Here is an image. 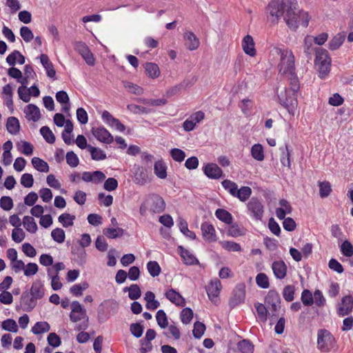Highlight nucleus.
<instances>
[{"mask_svg": "<svg viewBox=\"0 0 353 353\" xmlns=\"http://www.w3.org/2000/svg\"><path fill=\"white\" fill-rule=\"evenodd\" d=\"M50 326L48 323L46 321H40L35 323L32 327V332L34 334H41L47 332L50 330Z\"/></svg>", "mask_w": 353, "mask_h": 353, "instance_id": "44", "label": "nucleus"}, {"mask_svg": "<svg viewBox=\"0 0 353 353\" xmlns=\"http://www.w3.org/2000/svg\"><path fill=\"white\" fill-rule=\"evenodd\" d=\"M6 61L10 66H14L17 63L23 65L25 63V57L19 51L14 50L11 54H8L6 58Z\"/></svg>", "mask_w": 353, "mask_h": 353, "instance_id": "28", "label": "nucleus"}, {"mask_svg": "<svg viewBox=\"0 0 353 353\" xmlns=\"http://www.w3.org/2000/svg\"><path fill=\"white\" fill-rule=\"evenodd\" d=\"M289 81V87H285L278 92V99L279 103L288 110L289 114L294 116L297 112V93L300 85L298 79Z\"/></svg>", "mask_w": 353, "mask_h": 353, "instance_id": "3", "label": "nucleus"}, {"mask_svg": "<svg viewBox=\"0 0 353 353\" xmlns=\"http://www.w3.org/2000/svg\"><path fill=\"white\" fill-rule=\"evenodd\" d=\"M220 245L228 252H240L241 247L239 243L231 241H221Z\"/></svg>", "mask_w": 353, "mask_h": 353, "instance_id": "43", "label": "nucleus"}, {"mask_svg": "<svg viewBox=\"0 0 353 353\" xmlns=\"http://www.w3.org/2000/svg\"><path fill=\"white\" fill-rule=\"evenodd\" d=\"M314 43V37L307 35L304 39L303 49L304 52L307 55H311L314 51L313 44Z\"/></svg>", "mask_w": 353, "mask_h": 353, "instance_id": "57", "label": "nucleus"}, {"mask_svg": "<svg viewBox=\"0 0 353 353\" xmlns=\"http://www.w3.org/2000/svg\"><path fill=\"white\" fill-rule=\"evenodd\" d=\"M144 299L146 301V308L148 310H154L160 305L159 302L155 299V295L152 292L148 291L145 294Z\"/></svg>", "mask_w": 353, "mask_h": 353, "instance_id": "33", "label": "nucleus"}, {"mask_svg": "<svg viewBox=\"0 0 353 353\" xmlns=\"http://www.w3.org/2000/svg\"><path fill=\"white\" fill-rule=\"evenodd\" d=\"M272 270L274 276L278 279H283L287 274V265L283 261H276L272 264Z\"/></svg>", "mask_w": 353, "mask_h": 353, "instance_id": "21", "label": "nucleus"}, {"mask_svg": "<svg viewBox=\"0 0 353 353\" xmlns=\"http://www.w3.org/2000/svg\"><path fill=\"white\" fill-rule=\"evenodd\" d=\"M124 88L130 93L141 95L143 93V89L137 84L125 81L123 83Z\"/></svg>", "mask_w": 353, "mask_h": 353, "instance_id": "59", "label": "nucleus"}, {"mask_svg": "<svg viewBox=\"0 0 353 353\" xmlns=\"http://www.w3.org/2000/svg\"><path fill=\"white\" fill-rule=\"evenodd\" d=\"M251 194V188L248 186H243L236 190L234 196L238 198L241 201H245L249 199Z\"/></svg>", "mask_w": 353, "mask_h": 353, "instance_id": "40", "label": "nucleus"}, {"mask_svg": "<svg viewBox=\"0 0 353 353\" xmlns=\"http://www.w3.org/2000/svg\"><path fill=\"white\" fill-rule=\"evenodd\" d=\"M56 100L61 104V110L68 114L70 110V99L68 94L65 91H59L56 94Z\"/></svg>", "mask_w": 353, "mask_h": 353, "instance_id": "26", "label": "nucleus"}, {"mask_svg": "<svg viewBox=\"0 0 353 353\" xmlns=\"http://www.w3.org/2000/svg\"><path fill=\"white\" fill-rule=\"evenodd\" d=\"M265 14L272 23H278L283 16L288 27L294 30L299 26L307 27L310 21L308 13L299 10L296 0H273L266 7Z\"/></svg>", "mask_w": 353, "mask_h": 353, "instance_id": "1", "label": "nucleus"}, {"mask_svg": "<svg viewBox=\"0 0 353 353\" xmlns=\"http://www.w3.org/2000/svg\"><path fill=\"white\" fill-rule=\"evenodd\" d=\"M157 324L161 328H165L168 325V317L163 310H159L156 314Z\"/></svg>", "mask_w": 353, "mask_h": 353, "instance_id": "60", "label": "nucleus"}, {"mask_svg": "<svg viewBox=\"0 0 353 353\" xmlns=\"http://www.w3.org/2000/svg\"><path fill=\"white\" fill-rule=\"evenodd\" d=\"M204 174L212 179H218L221 177L223 174L222 170L214 163H209L203 167Z\"/></svg>", "mask_w": 353, "mask_h": 353, "instance_id": "17", "label": "nucleus"}, {"mask_svg": "<svg viewBox=\"0 0 353 353\" xmlns=\"http://www.w3.org/2000/svg\"><path fill=\"white\" fill-rule=\"evenodd\" d=\"M280 207L276 209V215L278 219H284L286 214L292 212V208L290 203L285 199H281L279 203Z\"/></svg>", "mask_w": 353, "mask_h": 353, "instance_id": "24", "label": "nucleus"}, {"mask_svg": "<svg viewBox=\"0 0 353 353\" xmlns=\"http://www.w3.org/2000/svg\"><path fill=\"white\" fill-rule=\"evenodd\" d=\"M91 132L96 139L103 143L110 144L114 141L113 136L103 126L92 128Z\"/></svg>", "mask_w": 353, "mask_h": 353, "instance_id": "10", "label": "nucleus"}, {"mask_svg": "<svg viewBox=\"0 0 353 353\" xmlns=\"http://www.w3.org/2000/svg\"><path fill=\"white\" fill-rule=\"evenodd\" d=\"M48 276L51 279V286L54 290H59L62 287L60 278L57 274H54L51 269L48 270Z\"/></svg>", "mask_w": 353, "mask_h": 353, "instance_id": "47", "label": "nucleus"}, {"mask_svg": "<svg viewBox=\"0 0 353 353\" xmlns=\"http://www.w3.org/2000/svg\"><path fill=\"white\" fill-rule=\"evenodd\" d=\"M124 291H128V296L131 300L138 299L141 294V289L139 286L137 284H132L129 288H125L124 289Z\"/></svg>", "mask_w": 353, "mask_h": 353, "instance_id": "51", "label": "nucleus"}, {"mask_svg": "<svg viewBox=\"0 0 353 353\" xmlns=\"http://www.w3.org/2000/svg\"><path fill=\"white\" fill-rule=\"evenodd\" d=\"M24 114L26 115V118L29 121L36 122L41 118L40 110L34 104H29L26 105L24 108Z\"/></svg>", "mask_w": 353, "mask_h": 353, "instance_id": "22", "label": "nucleus"}, {"mask_svg": "<svg viewBox=\"0 0 353 353\" xmlns=\"http://www.w3.org/2000/svg\"><path fill=\"white\" fill-rule=\"evenodd\" d=\"M273 56L279 57L278 64L279 74L292 81L294 79H298L295 72V58L291 50L286 48L274 47L271 51Z\"/></svg>", "mask_w": 353, "mask_h": 353, "instance_id": "2", "label": "nucleus"}, {"mask_svg": "<svg viewBox=\"0 0 353 353\" xmlns=\"http://www.w3.org/2000/svg\"><path fill=\"white\" fill-rule=\"evenodd\" d=\"M88 150L90 152L91 158L94 161H103L107 158L106 153L99 148L88 145Z\"/></svg>", "mask_w": 353, "mask_h": 353, "instance_id": "34", "label": "nucleus"}, {"mask_svg": "<svg viewBox=\"0 0 353 353\" xmlns=\"http://www.w3.org/2000/svg\"><path fill=\"white\" fill-rule=\"evenodd\" d=\"M103 233L109 239H117L123 236L124 230L119 227L108 228Z\"/></svg>", "mask_w": 353, "mask_h": 353, "instance_id": "42", "label": "nucleus"}, {"mask_svg": "<svg viewBox=\"0 0 353 353\" xmlns=\"http://www.w3.org/2000/svg\"><path fill=\"white\" fill-rule=\"evenodd\" d=\"M165 297L176 306L183 307L185 305V299L174 289H170L165 293Z\"/></svg>", "mask_w": 353, "mask_h": 353, "instance_id": "20", "label": "nucleus"}, {"mask_svg": "<svg viewBox=\"0 0 353 353\" xmlns=\"http://www.w3.org/2000/svg\"><path fill=\"white\" fill-rule=\"evenodd\" d=\"M154 172L155 175L161 179H164L167 177V165L162 160H159L154 163Z\"/></svg>", "mask_w": 353, "mask_h": 353, "instance_id": "31", "label": "nucleus"}, {"mask_svg": "<svg viewBox=\"0 0 353 353\" xmlns=\"http://www.w3.org/2000/svg\"><path fill=\"white\" fill-rule=\"evenodd\" d=\"M179 228L183 234H184L187 238L194 240L196 238V234L190 230L188 227L187 221L183 219L182 217H179L177 220Z\"/></svg>", "mask_w": 353, "mask_h": 353, "instance_id": "29", "label": "nucleus"}, {"mask_svg": "<svg viewBox=\"0 0 353 353\" xmlns=\"http://www.w3.org/2000/svg\"><path fill=\"white\" fill-rule=\"evenodd\" d=\"M241 46L243 52L246 54L250 57H254L256 55L255 43L251 35L247 34L243 37Z\"/></svg>", "mask_w": 353, "mask_h": 353, "instance_id": "19", "label": "nucleus"}, {"mask_svg": "<svg viewBox=\"0 0 353 353\" xmlns=\"http://www.w3.org/2000/svg\"><path fill=\"white\" fill-rule=\"evenodd\" d=\"M248 213L255 221H261L264 213L263 203L256 198H252L247 203Z\"/></svg>", "mask_w": 353, "mask_h": 353, "instance_id": "8", "label": "nucleus"}, {"mask_svg": "<svg viewBox=\"0 0 353 353\" xmlns=\"http://www.w3.org/2000/svg\"><path fill=\"white\" fill-rule=\"evenodd\" d=\"M40 133L46 140V142L49 143H54L55 141V136L53 134L52 131L48 126H43L40 129Z\"/></svg>", "mask_w": 353, "mask_h": 353, "instance_id": "52", "label": "nucleus"}, {"mask_svg": "<svg viewBox=\"0 0 353 353\" xmlns=\"http://www.w3.org/2000/svg\"><path fill=\"white\" fill-rule=\"evenodd\" d=\"M65 159L68 165L71 168H76L79 164V157L72 151L67 152Z\"/></svg>", "mask_w": 353, "mask_h": 353, "instance_id": "64", "label": "nucleus"}, {"mask_svg": "<svg viewBox=\"0 0 353 353\" xmlns=\"http://www.w3.org/2000/svg\"><path fill=\"white\" fill-rule=\"evenodd\" d=\"M345 34L343 33H339L335 35L329 42L328 48L331 50L338 49L344 42Z\"/></svg>", "mask_w": 353, "mask_h": 353, "instance_id": "38", "label": "nucleus"}, {"mask_svg": "<svg viewBox=\"0 0 353 353\" xmlns=\"http://www.w3.org/2000/svg\"><path fill=\"white\" fill-rule=\"evenodd\" d=\"M335 339L326 330H320L317 334V348L321 352H330L335 345Z\"/></svg>", "mask_w": 353, "mask_h": 353, "instance_id": "6", "label": "nucleus"}, {"mask_svg": "<svg viewBox=\"0 0 353 353\" xmlns=\"http://www.w3.org/2000/svg\"><path fill=\"white\" fill-rule=\"evenodd\" d=\"M216 217L225 224L230 225L232 223L233 217L232 214L227 210L219 208L215 212Z\"/></svg>", "mask_w": 353, "mask_h": 353, "instance_id": "36", "label": "nucleus"}, {"mask_svg": "<svg viewBox=\"0 0 353 353\" xmlns=\"http://www.w3.org/2000/svg\"><path fill=\"white\" fill-rule=\"evenodd\" d=\"M164 334L168 338H173L175 340H178L181 337V332L178 327L174 324H171L168 326V330L164 332Z\"/></svg>", "mask_w": 353, "mask_h": 353, "instance_id": "58", "label": "nucleus"}, {"mask_svg": "<svg viewBox=\"0 0 353 353\" xmlns=\"http://www.w3.org/2000/svg\"><path fill=\"white\" fill-rule=\"evenodd\" d=\"M147 270L152 277L159 276L161 271L160 265L154 261H150L147 263Z\"/></svg>", "mask_w": 353, "mask_h": 353, "instance_id": "53", "label": "nucleus"}, {"mask_svg": "<svg viewBox=\"0 0 353 353\" xmlns=\"http://www.w3.org/2000/svg\"><path fill=\"white\" fill-rule=\"evenodd\" d=\"M40 61L46 71L47 76L50 78H54L56 72L54 69L53 64L46 54H41L40 56Z\"/></svg>", "mask_w": 353, "mask_h": 353, "instance_id": "27", "label": "nucleus"}, {"mask_svg": "<svg viewBox=\"0 0 353 353\" xmlns=\"http://www.w3.org/2000/svg\"><path fill=\"white\" fill-rule=\"evenodd\" d=\"M239 350L241 353H253L254 345L248 340H242L237 345Z\"/></svg>", "mask_w": 353, "mask_h": 353, "instance_id": "50", "label": "nucleus"}, {"mask_svg": "<svg viewBox=\"0 0 353 353\" xmlns=\"http://www.w3.org/2000/svg\"><path fill=\"white\" fill-rule=\"evenodd\" d=\"M165 208V203L163 199L157 194L148 195L141 203L139 212L142 216H145L148 212L152 213H161Z\"/></svg>", "mask_w": 353, "mask_h": 353, "instance_id": "4", "label": "nucleus"}, {"mask_svg": "<svg viewBox=\"0 0 353 353\" xmlns=\"http://www.w3.org/2000/svg\"><path fill=\"white\" fill-rule=\"evenodd\" d=\"M92 242L90 235L88 234H83L78 243L82 248H77L76 252L72 251V253L77 255V260L79 262L83 263L86 259V252L83 248L88 247Z\"/></svg>", "mask_w": 353, "mask_h": 353, "instance_id": "9", "label": "nucleus"}, {"mask_svg": "<svg viewBox=\"0 0 353 353\" xmlns=\"http://www.w3.org/2000/svg\"><path fill=\"white\" fill-rule=\"evenodd\" d=\"M6 129L8 132L13 135H16L20 130V123L17 118L10 117L7 119Z\"/></svg>", "mask_w": 353, "mask_h": 353, "instance_id": "30", "label": "nucleus"}, {"mask_svg": "<svg viewBox=\"0 0 353 353\" xmlns=\"http://www.w3.org/2000/svg\"><path fill=\"white\" fill-rule=\"evenodd\" d=\"M353 312V292L343 296L336 305V314L339 316L349 315Z\"/></svg>", "mask_w": 353, "mask_h": 353, "instance_id": "7", "label": "nucleus"}, {"mask_svg": "<svg viewBox=\"0 0 353 353\" xmlns=\"http://www.w3.org/2000/svg\"><path fill=\"white\" fill-rule=\"evenodd\" d=\"M74 48L88 65L92 66L95 64L94 55L85 43L78 41L75 43Z\"/></svg>", "mask_w": 353, "mask_h": 353, "instance_id": "11", "label": "nucleus"}, {"mask_svg": "<svg viewBox=\"0 0 353 353\" xmlns=\"http://www.w3.org/2000/svg\"><path fill=\"white\" fill-rule=\"evenodd\" d=\"M32 164L34 169L41 172H49V165L43 159L39 157H33L32 159Z\"/></svg>", "mask_w": 353, "mask_h": 353, "instance_id": "39", "label": "nucleus"}, {"mask_svg": "<svg viewBox=\"0 0 353 353\" xmlns=\"http://www.w3.org/2000/svg\"><path fill=\"white\" fill-rule=\"evenodd\" d=\"M81 179L83 181L87 183L90 182L94 184H99L105 180V175L100 170L83 172L82 173Z\"/></svg>", "mask_w": 353, "mask_h": 353, "instance_id": "15", "label": "nucleus"}, {"mask_svg": "<svg viewBox=\"0 0 353 353\" xmlns=\"http://www.w3.org/2000/svg\"><path fill=\"white\" fill-rule=\"evenodd\" d=\"M245 233V229L236 223L231 225L228 230V235L232 237H239L244 235Z\"/></svg>", "mask_w": 353, "mask_h": 353, "instance_id": "49", "label": "nucleus"}, {"mask_svg": "<svg viewBox=\"0 0 353 353\" xmlns=\"http://www.w3.org/2000/svg\"><path fill=\"white\" fill-rule=\"evenodd\" d=\"M221 288L222 285L219 280L214 279L210 281L206 290L211 301L214 303L216 302Z\"/></svg>", "mask_w": 353, "mask_h": 353, "instance_id": "16", "label": "nucleus"}, {"mask_svg": "<svg viewBox=\"0 0 353 353\" xmlns=\"http://www.w3.org/2000/svg\"><path fill=\"white\" fill-rule=\"evenodd\" d=\"M52 239L58 243H62L65 241V234L63 229L57 228L51 232Z\"/></svg>", "mask_w": 353, "mask_h": 353, "instance_id": "55", "label": "nucleus"}, {"mask_svg": "<svg viewBox=\"0 0 353 353\" xmlns=\"http://www.w3.org/2000/svg\"><path fill=\"white\" fill-rule=\"evenodd\" d=\"M315 52L314 65L316 69L319 78L325 79L328 77L331 70V57L328 52L324 48H316Z\"/></svg>", "mask_w": 353, "mask_h": 353, "instance_id": "5", "label": "nucleus"}, {"mask_svg": "<svg viewBox=\"0 0 353 353\" xmlns=\"http://www.w3.org/2000/svg\"><path fill=\"white\" fill-rule=\"evenodd\" d=\"M18 150L26 156H30L33 153L34 147L28 141H22L17 144Z\"/></svg>", "mask_w": 353, "mask_h": 353, "instance_id": "46", "label": "nucleus"}, {"mask_svg": "<svg viewBox=\"0 0 353 353\" xmlns=\"http://www.w3.org/2000/svg\"><path fill=\"white\" fill-rule=\"evenodd\" d=\"M205 118V114L202 111H197L192 114L183 123V128L185 132L192 131L196 125Z\"/></svg>", "mask_w": 353, "mask_h": 353, "instance_id": "12", "label": "nucleus"}, {"mask_svg": "<svg viewBox=\"0 0 353 353\" xmlns=\"http://www.w3.org/2000/svg\"><path fill=\"white\" fill-rule=\"evenodd\" d=\"M79 313L81 315H85V310L83 308L82 305L78 301H73L71 304V312L70 314V320H76L75 314Z\"/></svg>", "mask_w": 353, "mask_h": 353, "instance_id": "41", "label": "nucleus"}, {"mask_svg": "<svg viewBox=\"0 0 353 353\" xmlns=\"http://www.w3.org/2000/svg\"><path fill=\"white\" fill-rule=\"evenodd\" d=\"M203 239L208 243H214L218 240L217 234L214 225L208 222H203L201 225Z\"/></svg>", "mask_w": 353, "mask_h": 353, "instance_id": "13", "label": "nucleus"}, {"mask_svg": "<svg viewBox=\"0 0 353 353\" xmlns=\"http://www.w3.org/2000/svg\"><path fill=\"white\" fill-rule=\"evenodd\" d=\"M30 294L32 299H41L44 296L43 283L40 280H36L32 284Z\"/></svg>", "mask_w": 353, "mask_h": 353, "instance_id": "25", "label": "nucleus"}, {"mask_svg": "<svg viewBox=\"0 0 353 353\" xmlns=\"http://www.w3.org/2000/svg\"><path fill=\"white\" fill-rule=\"evenodd\" d=\"M1 326L4 330L15 333L18 332L17 324L13 319H8L3 321L2 322Z\"/></svg>", "mask_w": 353, "mask_h": 353, "instance_id": "61", "label": "nucleus"}, {"mask_svg": "<svg viewBox=\"0 0 353 353\" xmlns=\"http://www.w3.org/2000/svg\"><path fill=\"white\" fill-rule=\"evenodd\" d=\"M251 155L252 158L258 161H262L264 160V150L261 144L256 143L251 148Z\"/></svg>", "mask_w": 353, "mask_h": 353, "instance_id": "37", "label": "nucleus"}, {"mask_svg": "<svg viewBox=\"0 0 353 353\" xmlns=\"http://www.w3.org/2000/svg\"><path fill=\"white\" fill-rule=\"evenodd\" d=\"M74 219H75V216L72 215L68 213L61 214L58 218L59 223L64 228H68V227L73 225Z\"/></svg>", "mask_w": 353, "mask_h": 353, "instance_id": "48", "label": "nucleus"}, {"mask_svg": "<svg viewBox=\"0 0 353 353\" xmlns=\"http://www.w3.org/2000/svg\"><path fill=\"white\" fill-rule=\"evenodd\" d=\"M144 68L147 75L151 79H157L160 75V70L159 66L154 63L148 62L144 65Z\"/></svg>", "mask_w": 353, "mask_h": 353, "instance_id": "35", "label": "nucleus"}, {"mask_svg": "<svg viewBox=\"0 0 353 353\" xmlns=\"http://www.w3.org/2000/svg\"><path fill=\"white\" fill-rule=\"evenodd\" d=\"M245 298V286L244 284H239L233 291L232 296L230 300V305L235 307L244 302Z\"/></svg>", "mask_w": 353, "mask_h": 353, "instance_id": "14", "label": "nucleus"}, {"mask_svg": "<svg viewBox=\"0 0 353 353\" xmlns=\"http://www.w3.org/2000/svg\"><path fill=\"white\" fill-rule=\"evenodd\" d=\"M223 188L227 190L232 196H234L238 190L237 184L230 180L225 179L221 183Z\"/></svg>", "mask_w": 353, "mask_h": 353, "instance_id": "62", "label": "nucleus"}, {"mask_svg": "<svg viewBox=\"0 0 353 353\" xmlns=\"http://www.w3.org/2000/svg\"><path fill=\"white\" fill-rule=\"evenodd\" d=\"M88 287L89 285L87 282H82L72 285L70 288V292L74 296H80L82 295L83 292L88 289Z\"/></svg>", "mask_w": 353, "mask_h": 353, "instance_id": "45", "label": "nucleus"}, {"mask_svg": "<svg viewBox=\"0 0 353 353\" xmlns=\"http://www.w3.org/2000/svg\"><path fill=\"white\" fill-rule=\"evenodd\" d=\"M256 283L259 288L263 289H267L270 287L269 278L265 273H259L256 275Z\"/></svg>", "mask_w": 353, "mask_h": 353, "instance_id": "54", "label": "nucleus"}, {"mask_svg": "<svg viewBox=\"0 0 353 353\" xmlns=\"http://www.w3.org/2000/svg\"><path fill=\"white\" fill-rule=\"evenodd\" d=\"M193 311L190 307H185L182 310L180 314V319L183 324H189L193 318Z\"/></svg>", "mask_w": 353, "mask_h": 353, "instance_id": "56", "label": "nucleus"}, {"mask_svg": "<svg viewBox=\"0 0 353 353\" xmlns=\"http://www.w3.org/2000/svg\"><path fill=\"white\" fill-rule=\"evenodd\" d=\"M26 237V233L22 228H14L12 232V239L15 243H19L22 242Z\"/></svg>", "mask_w": 353, "mask_h": 353, "instance_id": "63", "label": "nucleus"}, {"mask_svg": "<svg viewBox=\"0 0 353 353\" xmlns=\"http://www.w3.org/2000/svg\"><path fill=\"white\" fill-rule=\"evenodd\" d=\"M184 45L190 51L196 50L200 45L199 39L191 31H186L183 34Z\"/></svg>", "mask_w": 353, "mask_h": 353, "instance_id": "18", "label": "nucleus"}, {"mask_svg": "<svg viewBox=\"0 0 353 353\" xmlns=\"http://www.w3.org/2000/svg\"><path fill=\"white\" fill-rule=\"evenodd\" d=\"M178 251L185 264L188 265H192L199 263V260L190 251L185 249L181 245L178 247Z\"/></svg>", "mask_w": 353, "mask_h": 353, "instance_id": "23", "label": "nucleus"}, {"mask_svg": "<svg viewBox=\"0 0 353 353\" xmlns=\"http://www.w3.org/2000/svg\"><path fill=\"white\" fill-rule=\"evenodd\" d=\"M22 224L24 228L30 233L34 234L38 230L37 223L30 216H25L23 218Z\"/></svg>", "mask_w": 353, "mask_h": 353, "instance_id": "32", "label": "nucleus"}]
</instances>
